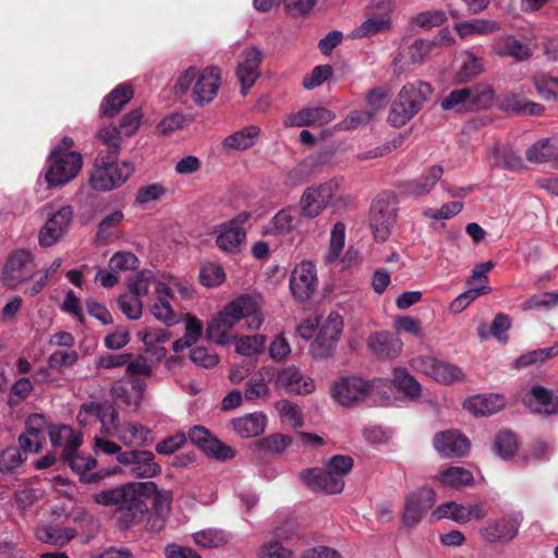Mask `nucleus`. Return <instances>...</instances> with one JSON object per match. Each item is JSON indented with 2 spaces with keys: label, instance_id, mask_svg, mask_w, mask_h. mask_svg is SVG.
Masks as SVG:
<instances>
[{
  "label": "nucleus",
  "instance_id": "obj_48",
  "mask_svg": "<svg viewBox=\"0 0 558 558\" xmlns=\"http://www.w3.org/2000/svg\"><path fill=\"white\" fill-rule=\"evenodd\" d=\"M345 242V226L342 222H337L330 232V241L328 252L325 256V263L330 265L335 263L344 247Z\"/></svg>",
  "mask_w": 558,
  "mask_h": 558
},
{
  "label": "nucleus",
  "instance_id": "obj_40",
  "mask_svg": "<svg viewBox=\"0 0 558 558\" xmlns=\"http://www.w3.org/2000/svg\"><path fill=\"white\" fill-rule=\"evenodd\" d=\"M278 386L289 392L305 395L312 391V385L304 381L302 373L295 367H286L277 375Z\"/></svg>",
  "mask_w": 558,
  "mask_h": 558
},
{
  "label": "nucleus",
  "instance_id": "obj_59",
  "mask_svg": "<svg viewBox=\"0 0 558 558\" xmlns=\"http://www.w3.org/2000/svg\"><path fill=\"white\" fill-rule=\"evenodd\" d=\"M223 268L215 263H206L201 267L199 279L205 287H216L225 280Z\"/></svg>",
  "mask_w": 558,
  "mask_h": 558
},
{
  "label": "nucleus",
  "instance_id": "obj_23",
  "mask_svg": "<svg viewBox=\"0 0 558 558\" xmlns=\"http://www.w3.org/2000/svg\"><path fill=\"white\" fill-rule=\"evenodd\" d=\"M46 420L41 414H32L26 420V430L19 436V445L24 454L39 452L45 438Z\"/></svg>",
  "mask_w": 558,
  "mask_h": 558
},
{
  "label": "nucleus",
  "instance_id": "obj_42",
  "mask_svg": "<svg viewBox=\"0 0 558 558\" xmlns=\"http://www.w3.org/2000/svg\"><path fill=\"white\" fill-rule=\"evenodd\" d=\"M156 300L150 306L154 317L168 326L179 322L178 315L172 310L169 300L173 298L172 288L169 286L168 293H157Z\"/></svg>",
  "mask_w": 558,
  "mask_h": 558
},
{
  "label": "nucleus",
  "instance_id": "obj_22",
  "mask_svg": "<svg viewBox=\"0 0 558 558\" xmlns=\"http://www.w3.org/2000/svg\"><path fill=\"white\" fill-rule=\"evenodd\" d=\"M342 328V317L337 313L329 314L316 336V354L319 352L322 356H328L335 351Z\"/></svg>",
  "mask_w": 558,
  "mask_h": 558
},
{
  "label": "nucleus",
  "instance_id": "obj_6",
  "mask_svg": "<svg viewBox=\"0 0 558 558\" xmlns=\"http://www.w3.org/2000/svg\"><path fill=\"white\" fill-rule=\"evenodd\" d=\"M117 156H106L100 151L95 159L94 169L89 177L90 186L100 192H108L123 185L134 172V166L129 161H114Z\"/></svg>",
  "mask_w": 558,
  "mask_h": 558
},
{
  "label": "nucleus",
  "instance_id": "obj_38",
  "mask_svg": "<svg viewBox=\"0 0 558 558\" xmlns=\"http://www.w3.org/2000/svg\"><path fill=\"white\" fill-rule=\"evenodd\" d=\"M260 135V128L257 125H247L243 129L228 135L222 141V147L226 150H245L251 148Z\"/></svg>",
  "mask_w": 558,
  "mask_h": 558
},
{
  "label": "nucleus",
  "instance_id": "obj_31",
  "mask_svg": "<svg viewBox=\"0 0 558 558\" xmlns=\"http://www.w3.org/2000/svg\"><path fill=\"white\" fill-rule=\"evenodd\" d=\"M442 173L440 166H433L421 177L405 182L402 192L411 197H421L435 187Z\"/></svg>",
  "mask_w": 558,
  "mask_h": 558
},
{
  "label": "nucleus",
  "instance_id": "obj_16",
  "mask_svg": "<svg viewBox=\"0 0 558 558\" xmlns=\"http://www.w3.org/2000/svg\"><path fill=\"white\" fill-rule=\"evenodd\" d=\"M520 522L513 514L492 519L480 529V535L487 543L507 544L518 534Z\"/></svg>",
  "mask_w": 558,
  "mask_h": 558
},
{
  "label": "nucleus",
  "instance_id": "obj_35",
  "mask_svg": "<svg viewBox=\"0 0 558 558\" xmlns=\"http://www.w3.org/2000/svg\"><path fill=\"white\" fill-rule=\"evenodd\" d=\"M492 166L513 172L525 168L523 158L510 146L496 144L492 150Z\"/></svg>",
  "mask_w": 558,
  "mask_h": 558
},
{
  "label": "nucleus",
  "instance_id": "obj_47",
  "mask_svg": "<svg viewBox=\"0 0 558 558\" xmlns=\"http://www.w3.org/2000/svg\"><path fill=\"white\" fill-rule=\"evenodd\" d=\"M265 344L264 335L243 336L236 340L235 351L243 356L254 357L264 351Z\"/></svg>",
  "mask_w": 558,
  "mask_h": 558
},
{
  "label": "nucleus",
  "instance_id": "obj_17",
  "mask_svg": "<svg viewBox=\"0 0 558 558\" xmlns=\"http://www.w3.org/2000/svg\"><path fill=\"white\" fill-rule=\"evenodd\" d=\"M264 59L263 51L256 46L243 50L242 60L236 66V77L241 84V94L246 95L248 89L260 76V64Z\"/></svg>",
  "mask_w": 558,
  "mask_h": 558
},
{
  "label": "nucleus",
  "instance_id": "obj_30",
  "mask_svg": "<svg viewBox=\"0 0 558 558\" xmlns=\"http://www.w3.org/2000/svg\"><path fill=\"white\" fill-rule=\"evenodd\" d=\"M506 405V399L499 393L477 395L464 402V408L476 416L492 415Z\"/></svg>",
  "mask_w": 558,
  "mask_h": 558
},
{
  "label": "nucleus",
  "instance_id": "obj_18",
  "mask_svg": "<svg viewBox=\"0 0 558 558\" xmlns=\"http://www.w3.org/2000/svg\"><path fill=\"white\" fill-rule=\"evenodd\" d=\"M490 53L498 58H511L524 62L532 58L531 47L512 34H502L493 39L489 45Z\"/></svg>",
  "mask_w": 558,
  "mask_h": 558
},
{
  "label": "nucleus",
  "instance_id": "obj_60",
  "mask_svg": "<svg viewBox=\"0 0 558 558\" xmlns=\"http://www.w3.org/2000/svg\"><path fill=\"white\" fill-rule=\"evenodd\" d=\"M434 47L435 44L430 40L416 39L409 46L404 57L409 63L416 64L422 62Z\"/></svg>",
  "mask_w": 558,
  "mask_h": 558
},
{
  "label": "nucleus",
  "instance_id": "obj_39",
  "mask_svg": "<svg viewBox=\"0 0 558 558\" xmlns=\"http://www.w3.org/2000/svg\"><path fill=\"white\" fill-rule=\"evenodd\" d=\"M436 478L445 486L460 490L470 487L474 483L473 474L462 466H451L440 471Z\"/></svg>",
  "mask_w": 558,
  "mask_h": 558
},
{
  "label": "nucleus",
  "instance_id": "obj_10",
  "mask_svg": "<svg viewBox=\"0 0 558 558\" xmlns=\"http://www.w3.org/2000/svg\"><path fill=\"white\" fill-rule=\"evenodd\" d=\"M36 267L34 256L29 251L16 250L9 256L3 267L2 281L5 287L16 289L34 276Z\"/></svg>",
  "mask_w": 558,
  "mask_h": 558
},
{
  "label": "nucleus",
  "instance_id": "obj_52",
  "mask_svg": "<svg viewBox=\"0 0 558 558\" xmlns=\"http://www.w3.org/2000/svg\"><path fill=\"white\" fill-rule=\"evenodd\" d=\"M490 292V288L487 284H481L472 287L458 295L450 304V310L453 313L462 312L468 305L481 295H485Z\"/></svg>",
  "mask_w": 558,
  "mask_h": 558
},
{
  "label": "nucleus",
  "instance_id": "obj_64",
  "mask_svg": "<svg viewBox=\"0 0 558 558\" xmlns=\"http://www.w3.org/2000/svg\"><path fill=\"white\" fill-rule=\"evenodd\" d=\"M258 556L259 558H293V553L281 543L270 541L260 546Z\"/></svg>",
  "mask_w": 558,
  "mask_h": 558
},
{
  "label": "nucleus",
  "instance_id": "obj_26",
  "mask_svg": "<svg viewBox=\"0 0 558 558\" xmlns=\"http://www.w3.org/2000/svg\"><path fill=\"white\" fill-rule=\"evenodd\" d=\"M114 437L130 448H144L153 442L151 429L136 422L121 423Z\"/></svg>",
  "mask_w": 558,
  "mask_h": 558
},
{
  "label": "nucleus",
  "instance_id": "obj_46",
  "mask_svg": "<svg viewBox=\"0 0 558 558\" xmlns=\"http://www.w3.org/2000/svg\"><path fill=\"white\" fill-rule=\"evenodd\" d=\"M432 519H450L459 524L468 523V515L464 513V505L454 501H447L436 507L432 512Z\"/></svg>",
  "mask_w": 558,
  "mask_h": 558
},
{
  "label": "nucleus",
  "instance_id": "obj_1",
  "mask_svg": "<svg viewBox=\"0 0 558 558\" xmlns=\"http://www.w3.org/2000/svg\"><path fill=\"white\" fill-rule=\"evenodd\" d=\"M263 298L258 293H241L228 302L208 323L206 328L210 341L219 345L232 340V329L244 322L250 330H258L264 323Z\"/></svg>",
  "mask_w": 558,
  "mask_h": 558
},
{
  "label": "nucleus",
  "instance_id": "obj_24",
  "mask_svg": "<svg viewBox=\"0 0 558 558\" xmlns=\"http://www.w3.org/2000/svg\"><path fill=\"white\" fill-rule=\"evenodd\" d=\"M247 218L248 214L243 213L236 219L221 227L216 238V243L220 250L227 253H236L241 250L245 241V232L240 228V223Z\"/></svg>",
  "mask_w": 558,
  "mask_h": 558
},
{
  "label": "nucleus",
  "instance_id": "obj_61",
  "mask_svg": "<svg viewBox=\"0 0 558 558\" xmlns=\"http://www.w3.org/2000/svg\"><path fill=\"white\" fill-rule=\"evenodd\" d=\"M447 20L445 11L439 9L428 10L416 14L413 23L422 28L430 29L441 25Z\"/></svg>",
  "mask_w": 558,
  "mask_h": 558
},
{
  "label": "nucleus",
  "instance_id": "obj_51",
  "mask_svg": "<svg viewBox=\"0 0 558 558\" xmlns=\"http://www.w3.org/2000/svg\"><path fill=\"white\" fill-rule=\"evenodd\" d=\"M390 28V19L387 16H371L366 19L352 35L355 38H362L375 35Z\"/></svg>",
  "mask_w": 558,
  "mask_h": 558
},
{
  "label": "nucleus",
  "instance_id": "obj_11",
  "mask_svg": "<svg viewBox=\"0 0 558 558\" xmlns=\"http://www.w3.org/2000/svg\"><path fill=\"white\" fill-rule=\"evenodd\" d=\"M117 461L123 466V472L135 478L155 477L161 472L160 465L155 461V456L147 450H128L120 453Z\"/></svg>",
  "mask_w": 558,
  "mask_h": 558
},
{
  "label": "nucleus",
  "instance_id": "obj_3",
  "mask_svg": "<svg viewBox=\"0 0 558 558\" xmlns=\"http://www.w3.org/2000/svg\"><path fill=\"white\" fill-rule=\"evenodd\" d=\"M154 487L153 482L128 483L120 487L101 490L93 495L95 502L104 506H117L121 512H125L124 519L133 521L141 518L147 510L143 500L144 488Z\"/></svg>",
  "mask_w": 558,
  "mask_h": 558
},
{
  "label": "nucleus",
  "instance_id": "obj_44",
  "mask_svg": "<svg viewBox=\"0 0 558 558\" xmlns=\"http://www.w3.org/2000/svg\"><path fill=\"white\" fill-rule=\"evenodd\" d=\"M72 529H54L50 525H39L36 529V537L46 544L63 546L74 537Z\"/></svg>",
  "mask_w": 558,
  "mask_h": 558
},
{
  "label": "nucleus",
  "instance_id": "obj_29",
  "mask_svg": "<svg viewBox=\"0 0 558 558\" xmlns=\"http://www.w3.org/2000/svg\"><path fill=\"white\" fill-rule=\"evenodd\" d=\"M525 405L533 412L554 414L558 412V396L542 386H535L524 397Z\"/></svg>",
  "mask_w": 558,
  "mask_h": 558
},
{
  "label": "nucleus",
  "instance_id": "obj_56",
  "mask_svg": "<svg viewBox=\"0 0 558 558\" xmlns=\"http://www.w3.org/2000/svg\"><path fill=\"white\" fill-rule=\"evenodd\" d=\"M25 456L17 447H8L0 452V471L15 472L22 466Z\"/></svg>",
  "mask_w": 558,
  "mask_h": 558
},
{
  "label": "nucleus",
  "instance_id": "obj_33",
  "mask_svg": "<svg viewBox=\"0 0 558 558\" xmlns=\"http://www.w3.org/2000/svg\"><path fill=\"white\" fill-rule=\"evenodd\" d=\"M501 25L489 19H472L454 24L458 35L464 39L474 36H488L500 31Z\"/></svg>",
  "mask_w": 558,
  "mask_h": 558
},
{
  "label": "nucleus",
  "instance_id": "obj_34",
  "mask_svg": "<svg viewBox=\"0 0 558 558\" xmlns=\"http://www.w3.org/2000/svg\"><path fill=\"white\" fill-rule=\"evenodd\" d=\"M49 437L53 446L62 447V456H69L82 445L83 437L69 425H58L49 429Z\"/></svg>",
  "mask_w": 558,
  "mask_h": 558
},
{
  "label": "nucleus",
  "instance_id": "obj_32",
  "mask_svg": "<svg viewBox=\"0 0 558 558\" xmlns=\"http://www.w3.org/2000/svg\"><path fill=\"white\" fill-rule=\"evenodd\" d=\"M128 287L130 292L141 300L150 291H154L156 294L168 293L169 291V284L158 280L150 270H144L137 274L134 278L129 280Z\"/></svg>",
  "mask_w": 558,
  "mask_h": 558
},
{
  "label": "nucleus",
  "instance_id": "obj_13",
  "mask_svg": "<svg viewBox=\"0 0 558 558\" xmlns=\"http://www.w3.org/2000/svg\"><path fill=\"white\" fill-rule=\"evenodd\" d=\"M72 219L73 208L70 205H62L53 211L39 230L40 246L50 247L59 242L68 232Z\"/></svg>",
  "mask_w": 558,
  "mask_h": 558
},
{
  "label": "nucleus",
  "instance_id": "obj_53",
  "mask_svg": "<svg viewBox=\"0 0 558 558\" xmlns=\"http://www.w3.org/2000/svg\"><path fill=\"white\" fill-rule=\"evenodd\" d=\"M557 354L558 344L550 348L536 349L519 356L515 360V367L522 368L533 364L542 363L549 357L556 356Z\"/></svg>",
  "mask_w": 558,
  "mask_h": 558
},
{
  "label": "nucleus",
  "instance_id": "obj_55",
  "mask_svg": "<svg viewBox=\"0 0 558 558\" xmlns=\"http://www.w3.org/2000/svg\"><path fill=\"white\" fill-rule=\"evenodd\" d=\"M118 305L121 312L132 320L141 318L143 313V302L140 298L129 292L118 298Z\"/></svg>",
  "mask_w": 558,
  "mask_h": 558
},
{
  "label": "nucleus",
  "instance_id": "obj_27",
  "mask_svg": "<svg viewBox=\"0 0 558 558\" xmlns=\"http://www.w3.org/2000/svg\"><path fill=\"white\" fill-rule=\"evenodd\" d=\"M267 416L263 412L250 413L228 423L229 428L241 438H251L262 435L267 426Z\"/></svg>",
  "mask_w": 558,
  "mask_h": 558
},
{
  "label": "nucleus",
  "instance_id": "obj_5",
  "mask_svg": "<svg viewBox=\"0 0 558 558\" xmlns=\"http://www.w3.org/2000/svg\"><path fill=\"white\" fill-rule=\"evenodd\" d=\"M432 92L430 85L423 81L404 85L391 105L388 122L396 128L405 125L420 111Z\"/></svg>",
  "mask_w": 558,
  "mask_h": 558
},
{
  "label": "nucleus",
  "instance_id": "obj_14",
  "mask_svg": "<svg viewBox=\"0 0 558 558\" xmlns=\"http://www.w3.org/2000/svg\"><path fill=\"white\" fill-rule=\"evenodd\" d=\"M372 390V383L359 376H343L332 387V398L341 405H352Z\"/></svg>",
  "mask_w": 558,
  "mask_h": 558
},
{
  "label": "nucleus",
  "instance_id": "obj_28",
  "mask_svg": "<svg viewBox=\"0 0 558 558\" xmlns=\"http://www.w3.org/2000/svg\"><path fill=\"white\" fill-rule=\"evenodd\" d=\"M63 459L69 463L70 468L80 475L81 481L86 483L102 480L107 475L114 474L117 472V470H107L87 474V471L95 468L96 460L90 454H80L77 450H73L69 456H64Z\"/></svg>",
  "mask_w": 558,
  "mask_h": 558
},
{
  "label": "nucleus",
  "instance_id": "obj_12",
  "mask_svg": "<svg viewBox=\"0 0 558 558\" xmlns=\"http://www.w3.org/2000/svg\"><path fill=\"white\" fill-rule=\"evenodd\" d=\"M94 417L101 425V434L105 437H114L121 425L116 409L108 403L90 402L81 407L77 420L81 424H88Z\"/></svg>",
  "mask_w": 558,
  "mask_h": 558
},
{
  "label": "nucleus",
  "instance_id": "obj_49",
  "mask_svg": "<svg viewBox=\"0 0 558 558\" xmlns=\"http://www.w3.org/2000/svg\"><path fill=\"white\" fill-rule=\"evenodd\" d=\"M193 539L202 548H214L225 545L228 542V535L222 530L206 529L194 533Z\"/></svg>",
  "mask_w": 558,
  "mask_h": 558
},
{
  "label": "nucleus",
  "instance_id": "obj_19",
  "mask_svg": "<svg viewBox=\"0 0 558 558\" xmlns=\"http://www.w3.org/2000/svg\"><path fill=\"white\" fill-rule=\"evenodd\" d=\"M146 383L137 377L119 380L111 389L112 397L119 405L130 412L136 411L143 400Z\"/></svg>",
  "mask_w": 558,
  "mask_h": 558
},
{
  "label": "nucleus",
  "instance_id": "obj_15",
  "mask_svg": "<svg viewBox=\"0 0 558 558\" xmlns=\"http://www.w3.org/2000/svg\"><path fill=\"white\" fill-rule=\"evenodd\" d=\"M436 493L430 487H421L408 495L402 515L403 524L416 525L434 506Z\"/></svg>",
  "mask_w": 558,
  "mask_h": 558
},
{
  "label": "nucleus",
  "instance_id": "obj_58",
  "mask_svg": "<svg viewBox=\"0 0 558 558\" xmlns=\"http://www.w3.org/2000/svg\"><path fill=\"white\" fill-rule=\"evenodd\" d=\"M464 374L460 367L440 360L432 379L441 384H451L462 380Z\"/></svg>",
  "mask_w": 558,
  "mask_h": 558
},
{
  "label": "nucleus",
  "instance_id": "obj_25",
  "mask_svg": "<svg viewBox=\"0 0 558 558\" xmlns=\"http://www.w3.org/2000/svg\"><path fill=\"white\" fill-rule=\"evenodd\" d=\"M367 345L369 351L378 359H395L403 348L402 340L396 332H374L369 336Z\"/></svg>",
  "mask_w": 558,
  "mask_h": 558
},
{
  "label": "nucleus",
  "instance_id": "obj_2",
  "mask_svg": "<svg viewBox=\"0 0 558 558\" xmlns=\"http://www.w3.org/2000/svg\"><path fill=\"white\" fill-rule=\"evenodd\" d=\"M220 84L221 73L217 66H208L203 70L190 66L178 77L174 90L180 95L191 90L193 102L197 107H204L215 99Z\"/></svg>",
  "mask_w": 558,
  "mask_h": 558
},
{
  "label": "nucleus",
  "instance_id": "obj_45",
  "mask_svg": "<svg viewBox=\"0 0 558 558\" xmlns=\"http://www.w3.org/2000/svg\"><path fill=\"white\" fill-rule=\"evenodd\" d=\"M392 383L397 389L402 391L410 400H415L421 395V385L405 368L399 367L393 371Z\"/></svg>",
  "mask_w": 558,
  "mask_h": 558
},
{
  "label": "nucleus",
  "instance_id": "obj_9",
  "mask_svg": "<svg viewBox=\"0 0 558 558\" xmlns=\"http://www.w3.org/2000/svg\"><path fill=\"white\" fill-rule=\"evenodd\" d=\"M397 203L393 196L381 194L376 197L369 210V227L374 238L379 242H385L391 233L396 222Z\"/></svg>",
  "mask_w": 558,
  "mask_h": 558
},
{
  "label": "nucleus",
  "instance_id": "obj_57",
  "mask_svg": "<svg viewBox=\"0 0 558 558\" xmlns=\"http://www.w3.org/2000/svg\"><path fill=\"white\" fill-rule=\"evenodd\" d=\"M495 449L502 460L511 459L518 450V441L512 433L501 432L495 438Z\"/></svg>",
  "mask_w": 558,
  "mask_h": 558
},
{
  "label": "nucleus",
  "instance_id": "obj_4",
  "mask_svg": "<svg viewBox=\"0 0 558 558\" xmlns=\"http://www.w3.org/2000/svg\"><path fill=\"white\" fill-rule=\"evenodd\" d=\"M314 190L308 187L303 193L299 207H288L278 211L265 226L266 235H287L307 230L314 217Z\"/></svg>",
  "mask_w": 558,
  "mask_h": 558
},
{
  "label": "nucleus",
  "instance_id": "obj_54",
  "mask_svg": "<svg viewBox=\"0 0 558 558\" xmlns=\"http://www.w3.org/2000/svg\"><path fill=\"white\" fill-rule=\"evenodd\" d=\"M121 131L120 129L109 125L101 128L98 131V138L108 147L104 150L106 156H117L121 147Z\"/></svg>",
  "mask_w": 558,
  "mask_h": 558
},
{
  "label": "nucleus",
  "instance_id": "obj_43",
  "mask_svg": "<svg viewBox=\"0 0 558 558\" xmlns=\"http://www.w3.org/2000/svg\"><path fill=\"white\" fill-rule=\"evenodd\" d=\"M462 63L457 73L459 82H468L484 72L483 59L474 54L472 51H463L461 53Z\"/></svg>",
  "mask_w": 558,
  "mask_h": 558
},
{
  "label": "nucleus",
  "instance_id": "obj_7",
  "mask_svg": "<svg viewBox=\"0 0 558 558\" xmlns=\"http://www.w3.org/2000/svg\"><path fill=\"white\" fill-rule=\"evenodd\" d=\"M495 98L494 88L485 83L451 90L440 102L444 110L456 112L475 111L492 106Z\"/></svg>",
  "mask_w": 558,
  "mask_h": 558
},
{
  "label": "nucleus",
  "instance_id": "obj_8",
  "mask_svg": "<svg viewBox=\"0 0 558 558\" xmlns=\"http://www.w3.org/2000/svg\"><path fill=\"white\" fill-rule=\"evenodd\" d=\"M82 165L80 153L53 149L48 159L46 181L50 186L63 185L77 175Z\"/></svg>",
  "mask_w": 558,
  "mask_h": 558
},
{
  "label": "nucleus",
  "instance_id": "obj_21",
  "mask_svg": "<svg viewBox=\"0 0 558 558\" xmlns=\"http://www.w3.org/2000/svg\"><path fill=\"white\" fill-rule=\"evenodd\" d=\"M290 290L299 302H305L314 293V264L302 262L292 271Z\"/></svg>",
  "mask_w": 558,
  "mask_h": 558
},
{
  "label": "nucleus",
  "instance_id": "obj_63",
  "mask_svg": "<svg viewBox=\"0 0 558 558\" xmlns=\"http://www.w3.org/2000/svg\"><path fill=\"white\" fill-rule=\"evenodd\" d=\"M558 306L557 296L553 292H541L533 294L522 304L523 310L554 308Z\"/></svg>",
  "mask_w": 558,
  "mask_h": 558
},
{
  "label": "nucleus",
  "instance_id": "obj_37",
  "mask_svg": "<svg viewBox=\"0 0 558 558\" xmlns=\"http://www.w3.org/2000/svg\"><path fill=\"white\" fill-rule=\"evenodd\" d=\"M133 96L132 87L128 84L118 85L101 102L100 113L106 117L116 116Z\"/></svg>",
  "mask_w": 558,
  "mask_h": 558
},
{
  "label": "nucleus",
  "instance_id": "obj_41",
  "mask_svg": "<svg viewBox=\"0 0 558 558\" xmlns=\"http://www.w3.org/2000/svg\"><path fill=\"white\" fill-rule=\"evenodd\" d=\"M557 150L558 140L546 137L531 145L526 149L525 156L530 162L544 163L551 161Z\"/></svg>",
  "mask_w": 558,
  "mask_h": 558
},
{
  "label": "nucleus",
  "instance_id": "obj_20",
  "mask_svg": "<svg viewBox=\"0 0 558 558\" xmlns=\"http://www.w3.org/2000/svg\"><path fill=\"white\" fill-rule=\"evenodd\" d=\"M434 447L442 458H461L469 452L470 441L458 430H445L436 434Z\"/></svg>",
  "mask_w": 558,
  "mask_h": 558
},
{
  "label": "nucleus",
  "instance_id": "obj_62",
  "mask_svg": "<svg viewBox=\"0 0 558 558\" xmlns=\"http://www.w3.org/2000/svg\"><path fill=\"white\" fill-rule=\"evenodd\" d=\"M126 372L131 376H150L153 373V361L145 354L133 356L129 353Z\"/></svg>",
  "mask_w": 558,
  "mask_h": 558
},
{
  "label": "nucleus",
  "instance_id": "obj_36",
  "mask_svg": "<svg viewBox=\"0 0 558 558\" xmlns=\"http://www.w3.org/2000/svg\"><path fill=\"white\" fill-rule=\"evenodd\" d=\"M293 444V438L284 434H272L252 444L251 448L260 456H280Z\"/></svg>",
  "mask_w": 558,
  "mask_h": 558
},
{
  "label": "nucleus",
  "instance_id": "obj_50",
  "mask_svg": "<svg viewBox=\"0 0 558 558\" xmlns=\"http://www.w3.org/2000/svg\"><path fill=\"white\" fill-rule=\"evenodd\" d=\"M344 488V480L333 474L324 466L323 471L316 474V492L325 494H340Z\"/></svg>",
  "mask_w": 558,
  "mask_h": 558
}]
</instances>
